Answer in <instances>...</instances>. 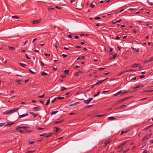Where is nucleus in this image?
<instances>
[{"mask_svg":"<svg viewBox=\"0 0 153 153\" xmlns=\"http://www.w3.org/2000/svg\"><path fill=\"white\" fill-rule=\"evenodd\" d=\"M128 142V141H123L121 144L119 145L117 148V149H119L121 148L123 149V147L124 146L126 145Z\"/></svg>","mask_w":153,"mask_h":153,"instance_id":"1","label":"nucleus"},{"mask_svg":"<svg viewBox=\"0 0 153 153\" xmlns=\"http://www.w3.org/2000/svg\"><path fill=\"white\" fill-rule=\"evenodd\" d=\"M152 134V133H150L149 134H147L145 136L143 139V141H144L147 139L149 138Z\"/></svg>","mask_w":153,"mask_h":153,"instance_id":"2","label":"nucleus"},{"mask_svg":"<svg viewBox=\"0 0 153 153\" xmlns=\"http://www.w3.org/2000/svg\"><path fill=\"white\" fill-rule=\"evenodd\" d=\"M92 100V98H89L87 100H84V102L86 104H88Z\"/></svg>","mask_w":153,"mask_h":153,"instance_id":"3","label":"nucleus"},{"mask_svg":"<svg viewBox=\"0 0 153 153\" xmlns=\"http://www.w3.org/2000/svg\"><path fill=\"white\" fill-rule=\"evenodd\" d=\"M19 109V108H14L10 110V113L11 114H12L13 113L15 112H16Z\"/></svg>","mask_w":153,"mask_h":153,"instance_id":"4","label":"nucleus"},{"mask_svg":"<svg viewBox=\"0 0 153 153\" xmlns=\"http://www.w3.org/2000/svg\"><path fill=\"white\" fill-rule=\"evenodd\" d=\"M33 109L36 111H40L41 110V107L39 106H38L36 107H34Z\"/></svg>","mask_w":153,"mask_h":153,"instance_id":"5","label":"nucleus"},{"mask_svg":"<svg viewBox=\"0 0 153 153\" xmlns=\"http://www.w3.org/2000/svg\"><path fill=\"white\" fill-rule=\"evenodd\" d=\"M107 79V78H106L105 79H104L102 80H97V83H96L95 84V85H99V84H101L105 80H106V79Z\"/></svg>","mask_w":153,"mask_h":153,"instance_id":"6","label":"nucleus"},{"mask_svg":"<svg viewBox=\"0 0 153 153\" xmlns=\"http://www.w3.org/2000/svg\"><path fill=\"white\" fill-rule=\"evenodd\" d=\"M27 127L25 126H16V129L17 130H18L19 129L23 128L24 130H26Z\"/></svg>","mask_w":153,"mask_h":153,"instance_id":"7","label":"nucleus"},{"mask_svg":"<svg viewBox=\"0 0 153 153\" xmlns=\"http://www.w3.org/2000/svg\"><path fill=\"white\" fill-rule=\"evenodd\" d=\"M112 141V140L111 139L108 140H106L104 143L105 144V146H106L107 144H109Z\"/></svg>","mask_w":153,"mask_h":153,"instance_id":"8","label":"nucleus"},{"mask_svg":"<svg viewBox=\"0 0 153 153\" xmlns=\"http://www.w3.org/2000/svg\"><path fill=\"white\" fill-rule=\"evenodd\" d=\"M28 115V114L27 113H26L25 114H23L20 115H19V118H21L22 117H25L27 116Z\"/></svg>","mask_w":153,"mask_h":153,"instance_id":"9","label":"nucleus"},{"mask_svg":"<svg viewBox=\"0 0 153 153\" xmlns=\"http://www.w3.org/2000/svg\"><path fill=\"white\" fill-rule=\"evenodd\" d=\"M41 21V19L39 20H35L32 22L33 24L39 23Z\"/></svg>","mask_w":153,"mask_h":153,"instance_id":"10","label":"nucleus"},{"mask_svg":"<svg viewBox=\"0 0 153 153\" xmlns=\"http://www.w3.org/2000/svg\"><path fill=\"white\" fill-rule=\"evenodd\" d=\"M55 128H56V134L60 132L61 129L60 128L55 127Z\"/></svg>","mask_w":153,"mask_h":153,"instance_id":"11","label":"nucleus"},{"mask_svg":"<svg viewBox=\"0 0 153 153\" xmlns=\"http://www.w3.org/2000/svg\"><path fill=\"white\" fill-rule=\"evenodd\" d=\"M130 131L129 130H127L126 131L122 130L121 131V133L120 134V135H122L124 133H127L129 132Z\"/></svg>","mask_w":153,"mask_h":153,"instance_id":"12","label":"nucleus"},{"mask_svg":"<svg viewBox=\"0 0 153 153\" xmlns=\"http://www.w3.org/2000/svg\"><path fill=\"white\" fill-rule=\"evenodd\" d=\"M139 64H137L136 63L133 64L131 66V67L132 68H135L137 67H138Z\"/></svg>","mask_w":153,"mask_h":153,"instance_id":"13","label":"nucleus"},{"mask_svg":"<svg viewBox=\"0 0 153 153\" xmlns=\"http://www.w3.org/2000/svg\"><path fill=\"white\" fill-rule=\"evenodd\" d=\"M30 114H31L33 115V117L34 118L36 117L38 115L37 114H36L34 113L33 112H30Z\"/></svg>","mask_w":153,"mask_h":153,"instance_id":"14","label":"nucleus"},{"mask_svg":"<svg viewBox=\"0 0 153 153\" xmlns=\"http://www.w3.org/2000/svg\"><path fill=\"white\" fill-rule=\"evenodd\" d=\"M143 86V85H141V84H140V85H139L137 86L136 87H133V89L138 88H140V87H142Z\"/></svg>","mask_w":153,"mask_h":153,"instance_id":"15","label":"nucleus"},{"mask_svg":"<svg viewBox=\"0 0 153 153\" xmlns=\"http://www.w3.org/2000/svg\"><path fill=\"white\" fill-rule=\"evenodd\" d=\"M10 110H7L5 112H4L3 113V114H11L10 113Z\"/></svg>","mask_w":153,"mask_h":153,"instance_id":"16","label":"nucleus"},{"mask_svg":"<svg viewBox=\"0 0 153 153\" xmlns=\"http://www.w3.org/2000/svg\"><path fill=\"white\" fill-rule=\"evenodd\" d=\"M108 120H114L115 119V118L113 117H108Z\"/></svg>","mask_w":153,"mask_h":153,"instance_id":"17","label":"nucleus"},{"mask_svg":"<svg viewBox=\"0 0 153 153\" xmlns=\"http://www.w3.org/2000/svg\"><path fill=\"white\" fill-rule=\"evenodd\" d=\"M63 121H64V120H61L56 121L55 122V123L57 124V123H62L63 122Z\"/></svg>","mask_w":153,"mask_h":153,"instance_id":"18","label":"nucleus"},{"mask_svg":"<svg viewBox=\"0 0 153 153\" xmlns=\"http://www.w3.org/2000/svg\"><path fill=\"white\" fill-rule=\"evenodd\" d=\"M58 112V111H52L51 113V115H52L54 114H56Z\"/></svg>","mask_w":153,"mask_h":153,"instance_id":"19","label":"nucleus"},{"mask_svg":"<svg viewBox=\"0 0 153 153\" xmlns=\"http://www.w3.org/2000/svg\"><path fill=\"white\" fill-rule=\"evenodd\" d=\"M69 70H65L64 71V73L66 74H69Z\"/></svg>","mask_w":153,"mask_h":153,"instance_id":"20","label":"nucleus"},{"mask_svg":"<svg viewBox=\"0 0 153 153\" xmlns=\"http://www.w3.org/2000/svg\"><path fill=\"white\" fill-rule=\"evenodd\" d=\"M66 89H67L65 87H61V88L60 89V91H64Z\"/></svg>","mask_w":153,"mask_h":153,"instance_id":"21","label":"nucleus"},{"mask_svg":"<svg viewBox=\"0 0 153 153\" xmlns=\"http://www.w3.org/2000/svg\"><path fill=\"white\" fill-rule=\"evenodd\" d=\"M20 64L21 66L24 68H25L26 66V65L25 64H24L23 63H20Z\"/></svg>","mask_w":153,"mask_h":153,"instance_id":"22","label":"nucleus"},{"mask_svg":"<svg viewBox=\"0 0 153 153\" xmlns=\"http://www.w3.org/2000/svg\"><path fill=\"white\" fill-rule=\"evenodd\" d=\"M133 48L134 50H135L137 52H139L140 51V49L139 48H134L133 47Z\"/></svg>","mask_w":153,"mask_h":153,"instance_id":"23","label":"nucleus"},{"mask_svg":"<svg viewBox=\"0 0 153 153\" xmlns=\"http://www.w3.org/2000/svg\"><path fill=\"white\" fill-rule=\"evenodd\" d=\"M124 100H125V98H124L123 99H120V100L118 102L117 104H118L119 102H123V101H124Z\"/></svg>","mask_w":153,"mask_h":153,"instance_id":"24","label":"nucleus"},{"mask_svg":"<svg viewBox=\"0 0 153 153\" xmlns=\"http://www.w3.org/2000/svg\"><path fill=\"white\" fill-rule=\"evenodd\" d=\"M51 135V134H50V133H49V134H46V135H45V137H50Z\"/></svg>","mask_w":153,"mask_h":153,"instance_id":"25","label":"nucleus"},{"mask_svg":"<svg viewBox=\"0 0 153 153\" xmlns=\"http://www.w3.org/2000/svg\"><path fill=\"white\" fill-rule=\"evenodd\" d=\"M116 56V53L114 54L112 56V57L110 58V59L111 58L112 59H114L115 58Z\"/></svg>","mask_w":153,"mask_h":153,"instance_id":"26","label":"nucleus"},{"mask_svg":"<svg viewBox=\"0 0 153 153\" xmlns=\"http://www.w3.org/2000/svg\"><path fill=\"white\" fill-rule=\"evenodd\" d=\"M153 91V90H146L145 91V92H151Z\"/></svg>","mask_w":153,"mask_h":153,"instance_id":"27","label":"nucleus"},{"mask_svg":"<svg viewBox=\"0 0 153 153\" xmlns=\"http://www.w3.org/2000/svg\"><path fill=\"white\" fill-rule=\"evenodd\" d=\"M100 91H99L98 92H97V94H95L94 96V97H95L99 95V93H100Z\"/></svg>","mask_w":153,"mask_h":153,"instance_id":"28","label":"nucleus"},{"mask_svg":"<svg viewBox=\"0 0 153 153\" xmlns=\"http://www.w3.org/2000/svg\"><path fill=\"white\" fill-rule=\"evenodd\" d=\"M133 96H129V97H126V98H125V100H128V99H131Z\"/></svg>","mask_w":153,"mask_h":153,"instance_id":"29","label":"nucleus"},{"mask_svg":"<svg viewBox=\"0 0 153 153\" xmlns=\"http://www.w3.org/2000/svg\"><path fill=\"white\" fill-rule=\"evenodd\" d=\"M12 18H15V19H18L19 18V17H18V16H13L12 17Z\"/></svg>","mask_w":153,"mask_h":153,"instance_id":"30","label":"nucleus"},{"mask_svg":"<svg viewBox=\"0 0 153 153\" xmlns=\"http://www.w3.org/2000/svg\"><path fill=\"white\" fill-rule=\"evenodd\" d=\"M129 149L128 148V149H126V150H123V153H125L126 152L128 151H129Z\"/></svg>","mask_w":153,"mask_h":153,"instance_id":"31","label":"nucleus"},{"mask_svg":"<svg viewBox=\"0 0 153 153\" xmlns=\"http://www.w3.org/2000/svg\"><path fill=\"white\" fill-rule=\"evenodd\" d=\"M42 75H48V74L44 72H42L41 74Z\"/></svg>","mask_w":153,"mask_h":153,"instance_id":"32","label":"nucleus"},{"mask_svg":"<svg viewBox=\"0 0 153 153\" xmlns=\"http://www.w3.org/2000/svg\"><path fill=\"white\" fill-rule=\"evenodd\" d=\"M14 124V123H8L7 125V126H8L9 127H10L13 124Z\"/></svg>","mask_w":153,"mask_h":153,"instance_id":"33","label":"nucleus"},{"mask_svg":"<svg viewBox=\"0 0 153 153\" xmlns=\"http://www.w3.org/2000/svg\"><path fill=\"white\" fill-rule=\"evenodd\" d=\"M9 48L10 50H15V48L14 47H9Z\"/></svg>","mask_w":153,"mask_h":153,"instance_id":"34","label":"nucleus"},{"mask_svg":"<svg viewBox=\"0 0 153 153\" xmlns=\"http://www.w3.org/2000/svg\"><path fill=\"white\" fill-rule=\"evenodd\" d=\"M57 98L58 100H62L64 99V97H57Z\"/></svg>","mask_w":153,"mask_h":153,"instance_id":"35","label":"nucleus"},{"mask_svg":"<svg viewBox=\"0 0 153 153\" xmlns=\"http://www.w3.org/2000/svg\"><path fill=\"white\" fill-rule=\"evenodd\" d=\"M50 101L49 99L48 100L47 102L46 103V105H48L50 103Z\"/></svg>","mask_w":153,"mask_h":153,"instance_id":"36","label":"nucleus"},{"mask_svg":"<svg viewBox=\"0 0 153 153\" xmlns=\"http://www.w3.org/2000/svg\"><path fill=\"white\" fill-rule=\"evenodd\" d=\"M34 143V142L33 141L30 140V141H29V143L30 144H32Z\"/></svg>","mask_w":153,"mask_h":153,"instance_id":"37","label":"nucleus"},{"mask_svg":"<svg viewBox=\"0 0 153 153\" xmlns=\"http://www.w3.org/2000/svg\"><path fill=\"white\" fill-rule=\"evenodd\" d=\"M5 125L4 123H0V127H2Z\"/></svg>","mask_w":153,"mask_h":153,"instance_id":"38","label":"nucleus"},{"mask_svg":"<svg viewBox=\"0 0 153 153\" xmlns=\"http://www.w3.org/2000/svg\"><path fill=\"white\" fill-rule=\"evenodd\" d=\"M26 57L28 59H30V56L29 55H28L27 54H26Z\"/></svg>","mask_w":153,"mask_h":153,"instance_id":"39","label":"nucleus"},{"mask_svg":"<svg viewBox=\"0 0 153 153\" xmlns=\"http://www.w3.org/2000/svg\"><path fill=\"white\" fill-rule=\"evenodd\" d=\"M44 95H45V94H44L42 95L39 96V98H43L44 97Z\"/></svg>","mask_w":153,"mask_h":153,"instance_id":"40","label":"nucleus"},{"mask_svg":"<svg viewBox=\"0 0 153 153\" xmlns=\"http://www.w3.org/2000/svg\"><path fill=\"white\" fill-rule=\"evenodd\" d=\"M75 75L77 76H79V74L78 72H77L75 73Z\"/></svg>","mask_w":153,"mask_h":153,"instance_id":"41","label":"nucleus"},{"mask_svg":"<svg viewBox=\"0 0 153 153\" xmlns=\"http://www.w3.org/2000/svg\"><path fill=\"white\" fill-rule=\"evenodd\" d=\"M104 69V68H98V70L100 71H101Z\"/></svg>","mask_w":153,"mask_h":153,"instance_id":"42","label":"nucleus"},{"mask_svg":"<svg viewBox=\"0 0 153 153\" xmlns=\"http://www.w3.org/2000/svg\"><path fill=\"white\" fill-rule=\"evenodd\" d=\"M90 7H91V8H93L95 5L94 4H93L91 3L90 5Z\"/></svg>","mask_w":153,"mask_h":153,"instance_id":"43","label":"nucleus"},{"mask_svg":"<svg viewBox=\"0 0 153 153\" xmlns=\"http://www.w3.org/2000/svg\"><path fill=\"white\" fill-rule=\"evenodd\" d=\"M26 130V132L28 133H30L31 132V130H27L26 129V130Z\"/></svg>","mask_w":153,"mask_h":153,"instance_id":"44","label":"nucleus"},{"mask_svg":"<svg viewBox=\"0 0 153 153\" xmlns=\"http://www.w3.org/2000/svg\"><path fill=\"white\" fill-rule=\"evenodd\" d=\"M62 56L63 58L67 56V55L65 54H62Z\"/></svg>","mask_w":153,"mask_h":153,"instance_id":"45","label":"nucleus"},{"mask_svg":"<svg viewBox=\"0 0 153 153\" xmlns=\"http://www.w3.org/2000/svg\"><path fill=\"white\" fill-rule=\"evenodd\" d=\"M153 61V57H151L149 60V62H151Z\"/></svg>","mask_w":153,"mask_h":153,"instance_id":"46","label":"nucleus"},{"mask_svg":"<svg viewBox=\"0 0 153 153\" xmlns=\"http://www.w3.org/2000/svg\"><path fill=\"white\" fill-rule=\"evenodd\" d=\"M126 106V105H123L121 106V108H125Z\"/></svg>","mask_w":153,"mask_h":153,"instance_id":"47","label":"nucleus"},{"mask_svg":"<svg viewBox=\"0 0 153 153\" xmlns=\"http://www.w3.org/2000/svg\"><path fill=\"white\" fill-rule=\"evenodd\" d=\"M95 19L96 20H98V19H100V17H95Z\"/></svg>","mask_w":153,"mask_h":153,"instance_id":"48","label":"nucleus"},{"mask_svg":"<svg viewBox=\"0 0 153 153\" xmlns=\"http://www.w3.org/2000/svg\"><path fill=\"white\" fill-rule=\"evenodd\" d=\"M68 38H72V36H71V34H70L69 35H68Z\"/></svg>","mask_w":153,"mask_h":153,"instance_id":"49","label":"nucleus"},{"mask_svg":"<svg viewBox=\"0 0 153 153\" xmlns=\"http://www.w3.org/2000/svg\"><path fill=\"white\" fill-rule=\"evenodd\" d=\"M19 131L22 134H23L24 132H25V131L21 130H20Z\"/></svg>","mask_w":153,"mask_h":153,"instance_id":"50","label":"nucleus"},{"mask_svg":"<svg viewBox=\"0 0 153 153\" xmlns=\"http://www.w3.org/2000/svg\"><path fill=\"white\" fill-rule=\"evenodd\" d=\"M149 143L150 144H152L153 143V139L149 141Z\"/></svg>","mask_w":153,"mask_h":153,"instance_id":"51","label":"nucleus"},{"mask_svg":"<svg viewBox=\"0 0 153 153\" xmlns=\"http://www.w3.org/2000/svg\"><path fill=\"white\" fill-rule=\"evenodd\" d=\"M44 128H41V127H38L37 128V129L40 130H42V129H43Z\"/></svg>","mask_w":153,"mask_h":153,"instance_id":"52","label":"nucleus"},{"mask_svg":"<svg viewBox=\"0 0 153 153\" xmlns=\"http://www.w3.org/2000/svg\"><path fill=\"white\" fill-rule=\"evenodd\" d=\"M129 72L133 71V72H134L135 71L134 70V69H130L129 70Z\"/></svg>","mask_w":153,"mask_h":153,"instance_id":"53","label":"nucleus"},{"mask_svg":"<svg viewBox=\"0 0 153 153\" xmlns=\"http://www.w3.org/2000/svg\"><path fill=\"white\" fill-rule=\"evenodd\" d=\"M45 55L47 56H50V54H47L46 53H45Z\"/></svg>","mask_w":153,"mask_h":153,"instance_id":"54","label":"nucleus"},{"mask_svg":"<svg viewBox=\"0 0 153 153\" xmlns=\"http://www.w3.org/2000/svg\"><path fill=\"white\" fill-rule=\"evenodd\" d=\"M75 1V0H70V2L72 4Z\"/></svg>","mask_w":153,"mask_h":153,"instance_id":"55","label":"nucleus"},{"mask_svg":"<svg viewBox=\"0 0 153 153\" xmlns=\"http://www.w3.org/2000/svg\"><path fill=\"white\" fill-rule=\"evenodd\" d=\"M29 71L32 74H34L35 73L33 72L31 69H29Z\"/></svg>","mask_w":153,"mask_h":153,"instance_id":"56","label":"nucleus"},{"mask_svg":"<svg viewBox=\"0 0 153 153\" xmlns=\"http://www.w3.org/2000/svg\"><path fill=\"white\" fill-rule=\"evenodd\" d=\"M79 66L77 65H76L74 67L76 69L78 68H79Z\"/></svg>","mask_w":153,"mask_h":153,"instance_id":"57","label":"nucleus"},{"mask_svg":"<svg viewBox=\"0 0 153 153\" xmlns=\"http://www.w3.org/2000/svg\"><path fill=\"white\" fill-rule=\"evenodd\" d=\"M120 39V37L118 36H117L116 37V39L117 40H118L119 39Z\"/></svg>","mask_w":153,"mask_h":153,"instance_id":"58","label":"nucleus"},{"mask_svg":"<svg viewBox=\"0 0 153 153\" xmlns=\"http://www.w3.org/2000/svg\"><path fill=\"white\" fill-rule=\"evenodd\" d=\"M145 76H144V75H142V76H140V78H141V79H142V78H144V77H145Z\"/></svg>","mask_w":153,"mask_h":153,"instance_id":"59","label":"nucleus"},{"mask_svg":"<svg viewBox=\"0 0 153 153\" xmlns=\"http://www.w3.org/2000/svg\"><path fill=\"white\" fill-rule=\"evenodd\" d=\"M55 7L56 8H57L58 9H61V7H58V6H55Z\"/></svg>","mask_w":153,"mask_h":153,"instance_id":"60","label":"nucleus"},{"mask_svg":"<svg viewBox=\"0 0 153 153\" xmlns=\"http://www.w3.org/2000/svg\"><path fill=\"white\" fill-rule=\"evenodd\" d=\"M79 37L78 36H75V38L76 39H77Z\"/></svg>","mask_w":153,"mask_h":153,"instance_id":"61","label":"nucleus"},{"mask_svg":"<svg viewBox=\"0 0 153 153\" xmlns=\"http://www.w3.org/2000/svg\"><path fill=\"white\" fill-rule=\"evenodd\" d=\"M148 153V152L147 151V150H144L143 153Z\"/></svg>","mask_w":153,"mask_h":153,"instance_id":"62","label":"nucleus"},{"mask_svg":"<svg viewBox=\"0 0 153 153\" xmlns=\"http://www.w3.org/2000/svg\"><path fill=\"white\" fill-rule=\"evenodd\" d=\"M93 60L94 61V62H97V60H98V59H93Z\"/></svg>","mask_w":153,"mask_h":153,"instance_id":"63","label":"nucleus"},{"mask_svg":"<svg viewBox=\"0 0 153 153\" xmlns=\"http://www.w3.org/2000/svg\"><path fill=\"white\" fill-rule=\"evenodd\" d=\"M149 4L151 5V6H153V3H152L151 2H150L149 3Z\"/></svg>","mask_w":153,"mask_h":153,"instance_id":"64","label":"nucleus"}]
</instances>
